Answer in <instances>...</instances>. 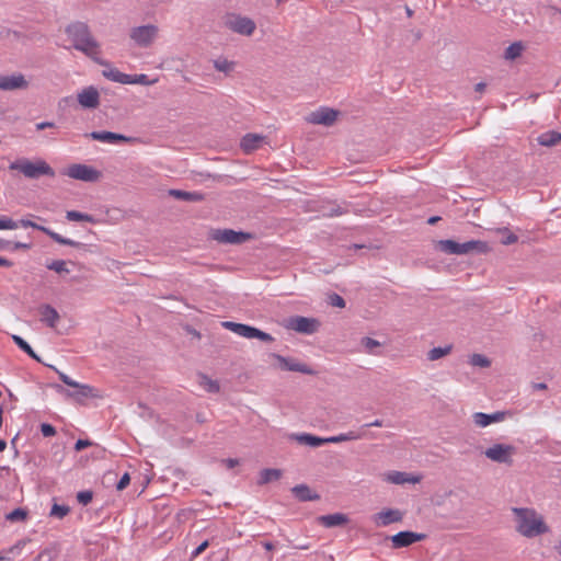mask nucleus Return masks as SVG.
I'll use <instances>...</instances> for the list:
<instances>
[{"instance_id": "4d7b16f0", "label": "nucleus", "mask_w": 561, "mask_h": 561, "mask_svg": "<svg viewBox=\"0 0 561 561\" xmlns=\"http://www.w3.org/2000/svg\"><path fill=\"white\" fill-rule=\"evenodd\" d=\"M27 540L26 539H22V540H19L14 546H12L10 549H9V552L10 553H14L15 551L22 549L25 545H26Z\"/></svg>"}, {"instance_id": "2eb2a0df", "label": "nucleus", "mask_w": 561, "mask_h": 561, "mask_svg": "<svg viewBox=\"0 0 561 561\" xmlns=\"http://www.w3.org/2000/svg\"><path fill=\"white\" fill-rule=\"evenodd\" d=\"M426 538L425 534H419L411 530H403L393 536L387 537L392 543L393 549L410 547L411 545L422 541Z\"/></svg>"}, {"instance_id": "6e6d98bb", "label": "nucleus", "mask_w": 561, "mask_h": 561, "mask_svg": "<svg viewBox=\"0 0 561 561\" xmlns=\"http://www.w3.org/2000/svg\"><path fill=\"white\" fill-rule=\"evenodd\" d=\"M239 462H240L239 459H236V458H228V459L222 460V463H225L228 469H232V468L237 467L239 465Z\"/></svg>"}, {"instance_id": "774afa93", "label": "nucleus", "mask_w": 561, "mask_h": 561, "mask_svg": "<svg viewBox=\"0 0 561 561\" xmlns=\"http://www.w3.org/2000/svg\"><path fill=\"white\" fill-rule=\"evenodd\" d=\"M0 247L3 248V249H11L13 248V242L12 241H2L0 242Z\"/></svg>"}, {"instance_id": "c9c22d12", "label": "nucleus", "mask_w": 561, "mask_h": 561, "mask_svg": "<svg viewBox=\"0 0 561 561\" xmlns=\"http://www.w3.org/2000/svg\"><path fill=\"white\" fill-rule=\"evenodd\" d=\"M453 350V345H447L445 347H434L427 353V358L430 360H437L448 354H450Z\"/></svg>"}, {"instance_id": "0eeeda50", "label": "nucleus", "mask_w": 561, "mask_h": 561, "mask_svg": "<svg viewBox=\"0 0 561 561\" xmlns=\"http://www.w3.org/2000/svg\"><path fill=\"white\" fill-rule=\"evenodd\" d=\"M283 327L301 334H312L318 331L320 322L314 318L293 316L283 321Z\"/></svg>"}, {"instance_id": "13d9d810", "label": "nucleus", "mask_w": 561, "mask_h": 561, "mask_svg": "<svg viewBox=\"0 0 561 561\" xmlns=\"http://www.w3.org/2000/svg\"><path fill=\"white\" fill-rule=\"evenodd\" d=\"M32 243H25V242H13L12 250H28L31 249Z\"/></svg>"}, {"instance_id": "680f3d73", "label": "nucleus", "mask_w": 561, "mask_h": 561, "mask_svg": "<svg viewBox=\"0 0 561 561\" xmlns=\"http://www.w3.org/2000/svg\"><path fill=\"white\" fill-rule=\"evenodd\" d=\"M37 560L38 561H50L49 552L44 551V552L39 553V556L37 557Z\"/></svg>"}, {"instance_id": "6e6552de", "label": "nucleus", "mask_w": 561, "mask_h": 561, "mask_svg": "<svg viewBox=\"0 0 561 561\" xmlns=\"http://www.w3.org/2000/svg\"><path fill=\"white\" fill-rule=\"evenodd\" d=\"M225 26L240 35L250 36L255 31V22L247 16L228 14L224 22Z\"/></svg>"}, {"instance_id": "0e129e2a", "label": "nucleus", "mask_w": 561, "mask_h": 561, "mask_svg": "<svg viewBox=\"0 0 561 561\" xmlns=\"http://www.w3.org/2000/svg\"><path fill=\"white\" fill-rule=\"evenodd\" d=\"M13 265V263L2 256H0V266H3V267H11Z\"/></svg>"}, {"instance_id": "c85d7f7f", "label": "nucleus", "mask_w": 561, "mask_h": 561, "mask_svg": "<svg viewBox=\"0 0 561 561\" xmlns=\"http://www.w3.org/2000/svg\"><path fill=\"white\" fill-rule=\"evenodd\" d=\"M283 476V471L280 469H263L260 472V479L257 480L259 485L267 484L273 481H277Z\"/></svg>"}, {"instance_id": "7ed1b4c3", "label": "nucleus", "mask_w": 561, "mask_h": 561, "mask_svg": "<svg viewBox=\"0 0 561 561\" xmlns=\"http://www.w3.org/2000/svg\"><path fill=\"white\" fill-rule=\"evenodd\" d=\"M436 248L447 254H468L471 252L488 253L491 249L489 244L480 240H470L463 243H459L454 240H439Z\"/></svg>"}, {"instance_id": "aec40b11", "label": "nucleus", "mask_w": 561, "mask_h": 561, "mask_svg": "<svg viewBox=\"0 0 561 561\" xmlns=\"http://www.w3.org/2000/svg\"><path fill=\"white\" fill-rule=\"evenodd\" d=\"M28 82L21 73L12 76H0V89L4 91H12L18 89H26Z\"/></svg>"}, {"instance_id": "e433bc0d", "label": "nucleus", "mask_w": 561, "mask_h": 561, "mask_svg": "<svg viewBox=\"0 0 561 561\" xmlns=\"http://www.w3.org/2000/svg\"><path fill=\"white\" fill-rule=\"evenodd\" d=\"M28 512L26 508L18 507L7 514L5 518L9 522L15 523V522H24L27 518Z\"/></svg>"}, {"instance_id": "052dcab7", "label": "nucleus", "mask_w": 561, "mask_h": 561, "mask_svg": "<svg viewBox=\"0 0 561 561\" xmlns=\"http://www.w3.org/2000/svg\"><path fill=\"white\" fill-rule=\"evenodd\" d=\"M185 330L188 334L193 335L194 337L201 339V333L193 327L186 325Z\"/></svg>"}, {"instance_id": "412c9836", "label": "nucleus", "mask_w": 561, "mask_h": 561, "mask_svg": "<svg viewBox=\"0 0 561 561\" xmlns=\"http://www.w3.org/2000/svg\"><path fill=\"white\" fill-rule=\"evenodd\" d=\"M507 412L505 411H497L492 414H486L482 412H477L472 415L473 422L476 425L480 427H485L490 425L491 423L502 422L505 420Z\"/></svg>"}, {"instance_id": "09e8293b", "label": "nucleus", "mask_w": 561, "mask_h": 561, "mask_svg": "<svg viewBox=\"0 0 561 561\" xmlns=\"http://www.w3.org/2000/svg\"><path fill=\"white\" fill-rule=\"evenodd\" d=\"M41 432L44 437H51L56 434V428L51 424L43 423L41 425Z\"/></svg>"}, {"instance_id": "b1692460", "label": "nucleus", "mask_w": 561, "mask_h": 561, "mask_svg": "<svg viewBox=\"0 0 561 561\" xmlns=\"http://www.w3.org/2000/svg\"><path fill=\"white\" fill-rule=\"evenodd\" d=\"M293 494L301 502L318 501L320 495L313 493L307 484H298L291 489Z\"/></svg>"}, {"instance_id": "8fccbe9b", "label": "nucleus", "mask_w": 561, "mask_h": 561, "mask_svg": "<svg viewBox=\"0 0 561 561\" xmlns=\"http://www.w3.org/2000/svg\"><path fill=\"white\" fill-rule=\"evenodd\" d=\"M130 482V477L129 474L126 472L123 474V477L119 479V481L117 482L116 484V489L118 491H123Z\"/></svg>"}, {"instance_id": "ea45409f", "label": "nucleus", "mask_w": 561, "mask_h": 561, "mask_svg": "<svg viewBox=\"0 0 561 561\" xmlns=\"http://www.w3.org/2000/svg\"><path fill=\"white\" fill-rule=\"evenodd\" d=\"M214 67L217 71L228 75L233 70L234 62L227 59H217L214 60Z\"/></svg>"}, {"instance_id": "de8ad7c7", "label": "nucleus", "mask_w": 561, "mask_h": 561, "mask_svg": "<svg viewBox=\"0 0 561 561\" xmlns=\"http://www.w3.org/2000/svg\"><path fill=\"white\" fill-rule=\"evenodd\" d=\"M16 228H18V221H14L8 217L0 218V229H16Z\"/></svg>"}, {"instance_id": "58836bf2", "label": "nucleus", "mask_w": 561, "mask_h": 561, "mask_svg": "<svg viewBox=\"0 0 561 561\" xmlns=\"http://www.w3.org/2000/svg\"><path fill=\"white\" fill-rule=\"evenodd\" d=\"M469 363L472 365V366H478V367H481V368H488L491 366V360L482 355V354H473L470 356V359H469Z\"/></svg>"}, {"instance_id": "e2e57ef3", "label": "nucleus", "mask_w": 561, "mask_h": 561, "mask_svg": "<svg viewBox=\"0 0 561 561\" xmlns=\"http://www.w3.org/2000/svg\"><path fill=\"white\" fill-rule=\"evenodd\" d=\"M28 356H31L32 358L36 359L39 362V357L36 355V353L34 352V350L31 347V345L28 346V348H26L24 351Z\"/></svg>"}, {"instance_id": "bb28decb", "label": "nucleus", "mask_w": 561, "mask_h": 561, "mask_svg": "<svg viewBox=\"0 0 561 561\" xmlns=\"http://www.w3.org/2000/svg\"><path fill=\"white\" fill-rule=\"evenodd\" d=\"M537 142L543 147H554L561 142V133L556 130L546 131L537 137Z\"/></svg>"}, {"instance_id": "7c9ffc66", "label": "nucleus", "mask_w": 561, "mask_h": 561, "mask_svg": "<svg viewBox=\"0 0 561 561\" xmlns=\"http://www.w3.org/2000/svg\"><path fill=\"white\" fill-rule=\"evenodd\" d=\"M199 386L204 387L209 393H217L220 391V386L217 380L210 379L207 375L198 373Z\"/></svg>"}, {"instance_id": "4c0bfd02", "label": "nucleus", "mask_w": 561, "mask_h": 561, "mask_svg": "<svg viewBox=\"0 0 561 561\" xmlns=\"http://www.w3.org/2000/svg\"><path fill=\"white\" fill-rule=\"evenodd\" d=\"M129 81L127 84H142V85H151L157 82V79L150 80L147 75H128Z\"/></svg>"}, {"instance_id": "4468645a", "label": "nucleus", "mask_w": 561, "mask_h": 561, "mask_svg": "<svg viewBox=\"0 0 561 561\" xmlns=\"http://www.w3.org/2000/svg\"><path fill=\"white\" fill-rule=\"evenodd\" d=\"M55 389L66 396L69 399L75 400L78 403H83L84 399L87 398H95L99 397L95 393V389L89 385H81L79 383V387H76V391L68 390L64 388L61 385H56Z\"/></svg>"}, {"instance_id": "f8f14e48", "label": "nucleus", "mask_w": 561, "mask_h": 561, "mask_svg": "<svg viewBox=\"0 0 561 561\" xmlns=\"http://www.w3.org/2000/svg\"><path fill=\"white\" fill-rule=\"evenodd\" d=\"M19 225H21L24 228L32 227L34 229L43 231L45 234L50 237L55 242H57L59 244H62V245H69V247H73V248H84L85 247V244H83L81 242H77L75 240L65 238V237L60 236L59 233L50 230L49 228H46L44 226H39L36 222L27 220V219L20 220L18 222V226Z\"/></svg>"}, {"instance_id": "423d86ee", "label": "nucleus", "mask_w": 561, "mask_h": 561, "mask_svg": "<svg viewBox=\"0 0 561 561\" xmlns=\"http://www.w3.org/2000/svg\"><path fill=\"white\" fill-rule=\"evenodd\" d=\"M253 237L249 232L236 231L233 229H211L209 239L221 244H242Z\"/></svg>"}, {"instance_id": "c03bdc74", "label": "nucleus", "mask_w": 561, "mask_h": 561, "mask_svg": "<svg viewBox=\"0 0 561 561\" xmlns=\"http://www.w3.org/2000/svg\"><path fill=\"white\" fill-rule=\"evenodd\" d=\"M93 499V492L85 490L77 493V500L82 505H88Z\"/></svg>"}, {"instance_id": "6ab92c4d", "label": "nucleus", "mask_w": 561, "mask_h": 561, "mask_svg": "<svg viewBox=\"0 0 561 561\" xmlns=\"http://www.w3.org/2000/svg\"><path fill=\"white\" fill-rule=\"evenodd\" d=\"M403 519V513L399 510H383L373 516V520L377 526H388L393 523H400Z\"/></svg>"}, {"instance_id": "9b49d317", "label": "nucleus", "mask_w": 561, "mask_h": 561, "mask_svg": "<svg viewBox=\"0 0 561 561\" xmlns=\"http://www.w3.org/2000/svg\"><path fill=\"white\" fill-rule=\"evenodd\" d=\"M66 174L75 180L90 183L98 182L102 178L99 170L87 164H72L68 168Z\"/></svg>"}, {"instance_id": "c756f323", "label": "nucleus", "mask_w": 561, "mask_h": 561, "mask_svg": "<svg viewBox=\"0 0 561 561\" xmlns=\"http://www.w3.org/2000/svg\"><path fill=\"white\" fill-rule=\"evenodd\" d=\"M296 440L299 444L307 445L310 447H319L321 445L327 444L325 438L312 435V434H300L296 436Z\"/></svg>"}, {"instance_id": "f03ea898", "label": "nucleus", "mask_w": 561, "mask_h": 561, "mask_svg": "<svg viewBox=\"0 0 561 561\" xmlns=\"http://www.w3.org/2000/svg\"><path fill=\"white\" fill-rule=\"evenodd\" d=\"M513 513L517 518V531L527 538H534L549 533V527L541 515L533 508L514 507Z\"/></svg>"}, {"instance_id": "5701e85b", "label": "nucleus", "mask_w": 561, "mask_h": 561, "mask_svg": "<svg viewBox=\"0 0 561 561\" xmlns=\"http://www.w3.org/2000/svg\"><path fill=\"white\" fill-rule=\"evenodd\" d=\"M318 522L324 527L332 528L346 525L348 523V517L343 513H335L319 516Z\"/></svg>"}, {"instance_id": "39448f33", "label": "nucleus", "mask_w": 561, "mask_h": 561, "mask_svg": "<svg viewBox=\"0 0 561 561\" xmlns=\"http://www.w3.org/2000/svg\"><path fill=\"white\" fill-rule=\"evenodd\" d=\"M222 327L232 331L233 333H236L240 336L247 337V339H257L265 343L274 342V337L271 334H268L255 327H251V325L243 324V323H237V322H232V321L222 322Z\"/></svg>"}, {"instance_id": "bf43d9fd", "label": "nucleus", "mask_w": 561, "mask_h": 561, "mask_svg": "<svg viewBox=\"0 0 561 561\" xmlns=\"http://www.w3.org/2000/svg\"><path fill=\"white\" fill-rule=\"evenodd\" d=\"M55 127H56V125L54 122H42V123L36 124L37 130H43L46 128H55Z\"/></svg>"}, {"instance_id": "9d476101", "label": "nucleus", "mask_w": 561, "mask_h": 561, "mask_svg": "<svg viewBox=\"0 0 561 561\" xmlns=\"http://www.w3.org/2000/svg\"><path fill=\"white\" fill-rule=\"evenodd\" d=\"M159 28L156 25L148 24L137 26L130 30V38L140 47H149L158 35Z\"/></svg>"}, {"instance_id": "72a5a7b5", "label": "nucleus", "mask_w": 561, "mask_h": 561, "mask_svg": "<svg viewBox=\"0 0 561 561\" xmlns=\"http://www.w3.org/2000/svg\"><path fill=\"white\" fill-rule=\"evenodd\" d=\"M523 50V44L520 42H515L505 49L504 58L506 60H515L522 55Z\"/></svg>"}, {"instance_id": "473e14b6", "label": "nucleus", "mask_w": 561, "mask_h": 561, "mask_svg": "<svg viewBox=\"0 0 561 561\" xmlns=\"http://www.w3.org/2000/svg\"><path fill=\"white\" fill-rule=\"evenodd\" d=\"M66 218L70 221H87L91 224H96L98 220L89 214H83L77 210H68L66 213Z\"/></svg>"}, {"instance_id": "5fc2aeb1", "label": "nucleus", "mask_w": 561, "mask_h": 561, "mask_svg": "<svg viewBox=\"0 0 561 561\" xmlns=\"http://www.w3.org/2000/svg\"><path fill=\"white\" fill-rule=\"evenodd\" d=\"M347 213L346 209H343L341 206L336 205V206H333L329 213L327 214L328 216L332 217V216H339V215H343Z\"/></svg>"}, {"instance_id": "2f4dec72", "label": "nucleus", "mask_w": 561, "mask_h": 561, "mask_svg": "<svg viewBox=\"0 0 561 561\" xmlns=\"http://www.w3.org/2000/svg\"><path fill=\"white\" fill-rule=\"evenodd\" d=\"M102 75L105 78H107L114 82L122 83V84H127V82L129 81L128 75L123 73V72L118 71L117 69L104 70L102 72Z\"/></svg>"}, {"instance_id": "37998d69", "label": "nucleus", "mask_w": 561, "mask_h": 561, "mask_svg": "<svg viewBox=\"0 0 561 561\" xmlns=\"http://www.w3.org/2000/svg\"><path fill=\"white\" fill-rule=\"evenodd\" d=\"M69 513V507L66 505L54 504L50 511V515L62 518Z\"/></svg>"}, {"instance_id": "1a4fd4ad", "label": "nucleus", "mask_w": 561, "mask_h": 561, "mask_svg": "<svg viewBox=\"0 0 561 561\" xmlns=\"http://www.w3.org/2000/svg\"><path fill=\"white\" fill-rule=\"evenodd\" d=\"M516 453V447L513 445L506 444H495L488 449H485L484 455L488 459L497 462L504 463L507 466L513 465V455Z\"/></svg>"}, {"instance_id": "a211bd4d", "label": "nucleus", "mask_w": 561, "mask_h": 561, "mask_svg": "<svg viewBox=\"0 0 561 561\" xmlns=\"http://www.w3.org/2000/svg\"><path fill=\"white\" fill-rule=\"evenodd\" d=\"M87 137H91L93 140H99L108 144H118V142H133L136 139L133 137H127L123 134H117L113 131L102 130V131H92L85 135Z\"/></svg>"}, {"instance_id": "f257e3e1", "label": "nucleus", "mask_w": 561, "mask_h": 561, "mask_svg": "<svg viewBox=\"0 0 561 561\" xmlns=\"http://www.w3.org/2000/svg\"><path fill=\"white\" fill-rule=\"evenodd\" d=\"M66 33L72 42L73 48L82 51L101 66L108 62L95 57L100 53V45L92 36L89 26L83 22H75L66 27Z\"/></svg>"}, {"instance_id": "338daca9", "label": "nucleus", "mask_w": 561, "mask_h": 561, "mask_svg": "<svg viewBox=\"0 0 561 561\" xmlns=\"http://www.w3.org/2000/svg\"><path fill=\"white\" fill-rule=\"evenodd\" d=\"M65 385L71 387V388L79 387V382L72 380L70 377L67 378V380L65 381Z\"/></svg>"}, {"instance_id": "79ce46f5", "label": "nucleus", "mask_w": 561, "mask_h": 561, "mask_svg": "<svg viewBox=\"0 0 561 561\" xmlns=\"http://www.w3.org/2000/svg\"><path fill=\"white\" fill-rule=\"evenodd\" d=\"M499 231L501 233L505 234V237L501 240L502 244L508 245V244H513V243L517 242L518 237L515 233L510 232V230L507 228L500 229Z\"/></svg>"}, {"instance_id": "49530a36", "label": "nucleus", "mask_w": 561, "mask_h": 561, "mask_svg": "<svg viewBox=\"0 0 561 561\" xmlns=\"http://www.w3.org/2000/svg\"><path fill=\"white\" fill-rule=\"evenodd\" d=\"M329 304L337 308H344L346 305L344 298L335 293L329 295Z\"/></svg>"}, {"instance_id": "f3484780", "label": "nucleus", "mask_w": 561, "mask_h": 561, "mask_svg": "<svg viewBox=\"0 0 561 561\" xmlns=\"http://www.w3.org/2000/svg\"><path fill=\"white\" fill-rule=\"evenodd\" d=\"M270 356L278 362L279 368L282 370L297 371V373H302L306 375L314 374V371L306 364L296 363L291 358L284 357L276 353H271Z\"/></svg>"}, {"instance_id": "ddd939ff", "label": "nucleus", "mask_w": 561, "mask_h": 561, "mask_svg": "<svg viewBox=\"0 0 561 561\" xmlns=\"http://www.w3.org/2000/svg\"><path fill=\"white\" fill-rule=\"evenodd\" d=\"M340 112L330 107H320L319 110L311 112L306 121L314 125L332 126L339 116Z\"/></svg>"}, {"instance_id": "cd10ccee", "label": "nucleus", "mask_w": 561, "mask_h": 561, "mask_svg": "<svg viewBox=\"0 0 561 561\" xmlns=\"http://www.w3.org/2000/svg\"><path fill=\"white\" fill-rule=\"evenodd\" d=\"M387 481L393 484H403V483H416L420 481L419 477H410L405 472L392 471L388 473Z\"/></svg>"}, {"instance_id": "603ef678", "label": "nucleus", "mask_w": 561, "mask_h": 561, "mask_svg": "<svg viewBox=\"0 0 561 561\" xmlns=\"http://www.w3.org/2000/svg\"><path fill=\"white\" fill-rule=\"evenodd\" d=\"M12 340L22 351H25L30 346V344L20 335H12Z\"/></svg>"}, {"instance_id": "864d4df0", "label": "nucleus", "mask_w": 561, "mask_h": 561, "mask_svg": "<svg viewBox=\"0 0 561 561\" xmlns=\"http://www.w3.org/2000/svg\"><path fill=\"white\" fill-rule=\"evenodd\" d=\"M92 445V442L89 439H78L75 444V450L81 451L82 449Z\"/></svg>"}, {"instance_id": "a18cd8bd", "label": "nucleus", "mask_w": 561, "mask_h": 561, "mask_svg": "<svg viewBox=\"0 0 561 561\" xmlns=\"http://www.w3.org/2000/svg\"><path fill=\"white\" fill-rule=\"evenodd\" d=\"M360 343L369 353H373L374 348L380 346V343L377 340H374L368 336L363 337Z\"/></svg>"}, {"instance_id": "393cba45", "label": "nucleus", "mask_w": 561, "mask_h": 561, "mask_svg": "<svg viewBox=\"0 0 561 561\" xmlns=\"http://www.w3.org/2000/svg\"><path fill=\"white\" fill-rule=\"evenodd\" d=\"M264 140V137L257 134H247L241 140V148L245 153H250L256 150L261 142Z\"/></svg>"}, {"instance_id": "a19ab883", "label": "nucleus", "mask_w": 561, "mask_h": 561, "mask_svg": "<svg viewBox=\"0 0 561 561\" xmlns=\"http://www.w3.org/2000/svg\"><path fill=\"white\" fill-rule=\"evenodd\" d=\"M47 268L58 274L69 273V270L66 267V262L62 260L50 262L49 264H47Z\"/></svg>"}, {"instance_id": "4be33fe9", "label": "nucleus", "mask_w": 561, "mask_h": 561, "mask_svg": "<svg viewBox=\"0 0 561 561\" xmlns=\"http://www.w3.org/2000/svg\"><path fill=\"white\" fill-rule=\"evenodd\" d=\"M41 321L46 323L49 328H56L57 322L60 320L58 311L48 304H43L38 307Z\"/></svg>"}, {"instance_id": "dca6fc26", "label": "nucleus", "mask_w": 561, "mask_h": 561, "mask_svg": "<svg viewBox=\"0 0 561 561\" xmlns=\"http://www.w3.org/2000/svg\"><path fill=\"white\" fill-rule=\"evenodd\" d=\"M77 100L83 108L94 110L100 105V93L96 88L90 85L78 93Z\"/></svg>"}, {"instance_id": "3c124183", "label": "nucleus", "mask_w": 561, "mask_h": 561, "mask_svg": "<svg viewBox=\"0 0 561 561\" xmlns=\"http://www.w3.org/2000/svg\"><path fill=\"white\" fill-rule=\"evenodd\" d=\"M209 547V541L205 540L203 541L193 552L191 556V559H195L199 554H202L207 548Z\"/></svg>"}, {"instance_id": "69168bd1", "label": "nucleus", "mask_w": 561, "mask_h": 561, "mask_svg": "<svg viewBox=\"0 0 561 561\" xmlns=\"http://www.w3.org/2000/svg\"><path fill=\"white\" fill-rule=\"evenodd\" d=\"M485 88H486V84L484 82H479L474 85L476 92H479V93L483 92L485 90Z\"/></svg>"}, {"instance_id": "f704fd0d", "label": "nucleus", "mask_w": 561, "mask_h": 561, "mask_svg": "<svg viewBox=\"0 0 561 561\" xmlns=\"http://www.w3.org/2000/svg\"><path fill=\"white\" fill-rule=\"evenodd\" d=\"M362 436H363L362 433L348 432L346 434H340L337 436L327 437L325 440H327V443H341V442H346V440L359 439V438H362Z\"/></svg>"}, {"instance_id": "a878e982", "label": "nucleus", "mask_w": 561, "mask_h": 561, "mask_svg": "<svg viewBox=\"0 0 561 561\" xmlns=\"http://www.w3.org/2000/svg\"><path fill=\"white\" fill-rule=\"evenodd\" d=\"M168 194L176 199L196 203L204 201V194L198 192H186L182 190H169Z\"/></svg>"}, {"instance_id": "20e7f679", "label": "nucleus", "mask_w": 561, "mask_h": 561, "mask_svg": "<svg viewBox=\"0 0 561 561\" xmlns=\"http://www.w3.org/2000/svg\"><path fill=\"white\" fill-rule=\"evenodd\" d=\"M10 170H16L28 179H38L42 175L55 176V171L44 160L32 162L28 159H19L9 165Z\"/></svg>"}]
</instances>
